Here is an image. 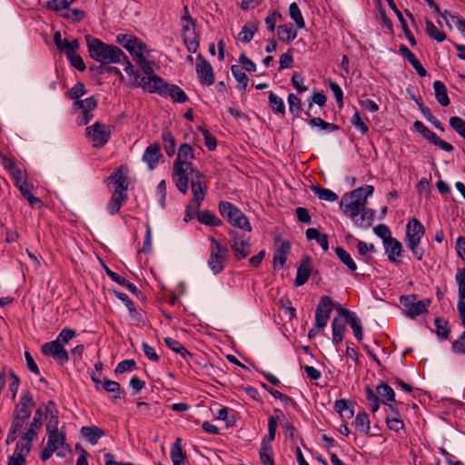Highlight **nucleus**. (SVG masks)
<instances>
[{
	"instance_id": "nucleus-43",
	"label": "nucleus",
	"mask_w": 465,
	"mask_h": 465,
	"mask_svg": "<svg viewBox=\"0 0 465 465\" xmlns=\"http://www.w3.org/2000/svg\"><path fill=\"white\" fill-rule=\"evenodd\" d=\"M164 343L169 349H171L174 352L179 353L184 359L187 356H191V353L186 350V348L179 341L175 339L166 337L164 338Z\"/></svg>"
},
{
	"instance_id": "nucleus-3",
	"label": "nucleus",
	"mask_w": 465,
	"mask_h": 465,
	"mask_svg": "<svg viewBox=\"0 0 465 465\" xmlns=\"http://www.w3.org/2000/svg\"><path fill=\"white\" fill-rule=\"evenodd\" d=\"M138 85L149 93H157L165 96L168 95L177 103H185L188 99V96L182 88L175 84L164 83L155 73L149 77H142Z\"/></svg>"
},
{
	"instance_id": "nucleus-53",
	"label": "nucleus",
	"mask_w": 465,
	"mask_h": 465,
	"mask_svg": "<svg viewBox=\"0 0 465 465\" xmlns=\"http://www.w3.org/2000/svg\"><path fill=\"white\" fill-rule=\"evenodd\" d=\"M113 292L114 294L119 299L121 300L124 305L126 306V308L128 309V312L131 315H136L138 314V312L135 308V305L134 303L133 302V301L129 298V296L124 293V292H122L120 291H117V290H113Z\"/></svg>"
},
{
	"instance_id": "nucleus-48",
	"label": "nucleus",
	"mask_w": 465,
	"mask_h": 465,
	"mask_svg": "<svg viewBox=\"0 0 465 465\" xmlns=\"http://www.w3.org/2000/svg\"><path fill=\"white\" fill-rule=\"evenodd\" d=\"M289 104V111L293 117H299L302 111V101L294 94H290L287 98Z\"/></svg>"
},
{
	"instance_id": "nucleus-5",
	"label": "nucleus",
	"mask_w": 465,
	"mask_h": 465,
	"mask_svg": "<svg viewBox=\"0 0 465 465\" xmlns=\"http://www.w3.org/2000/svg\"><path fill=\"white\" fill-rule=\"evenodd\" d=\"M124 166L118 167L106 180L108 186H113L114 191L110 202L107 204L108 212L115 214L122 204L126 201V191L129 186V179L123 173Z\"/></svg>"
},
{
	"instance_id": "nucleus-58",
	"label": "nucleus",
	"mask_w": 465,
	"mask_h": 465,
	"mask_svg": "<svg viewBox=\"0 0 465 465\" xmlns=\"http://www.w3.org/2000/svg\"><path fill=\"white\" fill-rule=\"evenodd\" d=\"M198 130L202 133V134L204 137L205 146L210 151H213L217 145L216 138L206 128H204L203 126H199Z\"/></svg>"
},
{
	"instance_id": "nucleus-55",
	"label": "nucleus",
	"mask_w": 465,
	"mask_h": 465,
	"mask_svg": "<svg viewBox=\"0 0 465 465\" xmlns=\"http://www.w3.org/2000/svg\"><path fill=\"white\" fill-rule=\"evenodd\" d=\"M450 125L459 135L465 139V120L459 116H451Z\"/></svg>"
},
{
	"instance_id": "nucleus-49",
	"label": "nucleus",
	"mask_w": 465,
	"mask_h": 465,
	"mask_svg": "<svg viewBox=\"0 0 465 465\" xmlns=\"http://www.w3.org/2000/svg\"><path fill=\"white\" fill-rule=\"evenodd\" d=\"M426 34L437 42H443L446 39V34L429 20L426 21Z\"/></svg>"
},
{
	"instance_id": "nucleus-28",
	"label": "nucleus",
	"mask_w": 465,
	"mask_h": 465,
	"mask_svg": "<svg viewBox=\"0 0 465 465\" xmlns=\"http://www.w3.org/2000/svg\"><path fill=\"white\" fill-rule=\"evenodd\" d=\"M278 36L282 43L290 44L297 37V31L292 24H284L278 26Z\"/></svg>"
},
{
	"instance_id": "nucleus-54",
	"label": "nucleus",
	"mask_w": 465,
	"mask_h": 465,
	"mask_svg": "<svg viewBox=\"0 0 465 465\" xmlns=\"http://www.w3.org/2000/svg\"><path fill=\"white\" fill-rule=\"evenodd\" d=\"M385 420L388 429L392 431L399 432L405 428L404 422L401 416L391 417V415H387Z\"/></svg>"
},
{
	"instance_id": "nucleus-32",
	"label": "nucleus",
	"mask_w": 465,
	"mask_h": 465,
	"mask_svg": "<svg viewBox=\"0 0 465 465\" xmlns=\"http://www.w3.org/2000/svg\"><path fill=\"white\" fill-rule=\"evenodd\" d=\"M269 106L272 110V112L276 114H280L284 116L286 114L285 104L283 100L276 95L273 92L269 93L268 96Z\"/></svg>"
},
{
	"instance_id": "nucleus-51",
	"label": "nucleus",
	"mask_w": 465,
	"mask_h": 465,
	"mask_svg": "<svg viewBox=\"0 0 465 465\" xmlns=\"http://www.w3.org/2000/svg\"><path fill=\"white\" fill-rule=\"evenodd\" d=\"M104 389L108 393H113V399L120 398L121 386L117 381H111L108 378L104 379L101 390Z\"/></svg>"
},
{
	"instance_id": "nucleus-52",
	"label": "nucleus",
	"mask_w": 465,
	"mask_h": 465,
	"mask_svg": "<svg viewBox=\"0 0 465 465\" xmlns=\"http://www.w3.org/2000/svg\"><path fill=\"white\" fill-rule=\"evenodd\" d=\"M199 35H197L193 28L192 34L185 35L183 36V41L187 46V49L190 53H196L199 48Z\"/></svg>"
},
{
	"instance_id": "nucleus-11",
	"label": "nucleus",
	"mask_w": 465,
	"mask_h": 465,
	"mask_svg": "<svg viewBox=\"0 0 465 465\" xmlns=\"http://www.w3.org/2000/svg\"><path fill=\"white\" fill-rule=\"evenodd\" d=\"M401 303L404 307L405 313L411 318H415L428 311L430 300L418 301L416 295H407L401 298Z\"/></svg>"
},
{
	"instance_id": "nucleus-12",
	"label": "nucleus",
	"mask_w": 465,
	"mask_h": 465,
	"mask_svg": "<svg viewBox=\"0 0 465 465\" xmlns=\"http://www.w3.org/2000/svg\"><path fill=\"white\" fill-rule=\"evenodd\" d=\"M378 235L382 239L383 247L385 253L388 256V260L394 264H400L401 262L402 244L396 239L392 238L391 234Z\"/></svg>"
},
{
	"instance_id": "nucleus-62",
	"label": "nucleus",
	"mask_w": 465,
	"mask_h": 465,
	"mask_svg": "<svg viewBox=\"0 0 465 465\" xmlns=\"http://www.w3.org/2000/svg\"><path fill=\"white\" fill-rule=\"evenodd\" d=\"M282 19V15L278 11H273L264 19L265 25H267L268 30L271 33H273L275 30L276 23Z\"/></svg>"
},
{
	"instance_id": "nucleus-29",
	"label": "nucleus",
	"mask_w": 465,
	"mask_h": 465,
	"mask_svg": "<svg viewBox=\"0 0 465 465\" xmlns=\"http://www.w3.org/2000/svg\"><path fill=\"white\" fill-rule=\"evenodd\" d=\"M435 332L440 340H449L450 334V327L449 322L443 318L437 317L434 320Z\"/></svg>"
},
{
	"instance_id": "nucleus-59",
	"label": "nucleus",
	"mask_w": 465,
	"mask_h": 465,
	"mask_svg": "<svg viewBox=\"0 0 465 465\" xmlns=\"http://www.w3.org/2000/svg\"><path fill=\"white\" fill-rule=\"evenodd\" d=\"M348 323L350 324V326L351 327L352 331H353V333H354V336L355 338L358 340V341H361L362 340V337H363V332H362V326H361V320L355 315L354 317H351L349 321H348Z\"/></svg>"
},
{
	"instance_id": "nucleus-47",
	"label": "nucleus",
	"mask_w": 465,
	"mask_h": 465,
	"mask_svg": "<svg viewBox=\"0 0 465 465\" xmlns=\"http://www.w3.org/2000/svg\"><path fill=\"white\" fill-rule=\"evenodd\" d=\"M289 14L299 29L305 27V21L302 17L301 10L296 3H292L289 6Z\"/></svg>"
},
{
	"instance_id": "nucleus-46",
	"label": "nucleus",
	"mask_w": 465,
	"mask_h": 465,
	"mask_svg": "<svg viewBox=\"0 0 465 465\" xmlns=\"http://www.w3.org/2000/svg\"><path fill=\"white\" fill-rule=\"evenodd\" d=\"M311 190L319 197V199L326 202H335L338 195L330 189L321 188L316 185H312Z\"/></svg>"
},
{
	"instance_id": "nucleus-40",
	"label": "nucleus",
	"mask_w": 465,
	"mask_h": 465,
	"mask_svg": "<svg viewBox=\"0 0 465 465\" xmlns=\"http://www.w3.org/2000/svg\"><path fill=\"white\" fill-rule=\"evenodd\" d=\"M42 426V420L37 417H34L32 422H30L26 432L22 436V439L31 442L38 434V430Z\"/></svg>"
},
{
	"instance_id": "nucleus-60",
	"label": "nucleus",
	"mask_w": 465,
	"mask_h": 465,
	"mask_svg": "<svg viewBox=\"0 0 465 465\" xmlns=\"http://www.w3.org/2000/svg\"><path fill=\"white\" fill-rule=\"evenodd\" d=\"M75 336L76 331L74 330L64 328L60 331L55 341L64 345L68 343Z\"/></svg>"
},
{
	"instance_id": "nucleus-2",
	"label": "nucleus",
	"mask_w": 465,
	"mask_h": 465,
	"mask_svg": "<svg viewBox=\"0 0 465 465\" xmlns=\"http://www.w3.org/2000/svg\"><path fill=\"white\" fill-rule=\"evenodd\" d=\"M85 40L90 56L101 64H121L125 59V54L116 45L105 44L89 35Z\"/></svg>"
},
{
	"instance_id": "nucleus-57",
	"label": "nucleus",
	"mask_w": 465,
	"mask_h": 465,
	"mask_svg": "<svg viewBox=\"0 0 465 465\" xmlns=\"http://www.w3.org/2000/svg\"><path fill=\"white\" fill-rule=\"evenodd\" d=\"M79 48V41L78 39H74L73 41H68L67 39H64V47L60 52L64 53L66 57H70L74 54Z\"/></svg>"
},
{
	"instance_id": "nucleus-19",
	"label": "nucleus",
	"mask_w": 465,
	"mask_h": 465,
	"mask_svg": "<svg viewBox=\"0 0 465 465\" xmlns=\"http://www.w3.org/2000/svg\"><path fill=\"white\" fill-rule=\"evenodd\" d=\"M161 156V146L159 143H154L145 149L143 154V161L147 163L150 170H153L158 164Z\"/></svg>"
},
{
	"instance_id": "nucleus-21",
	"label": "nucleus",
	"mask_w": 465,
	"mask_h": 465,
	"mask_svg": "<svg viewBox=\"0 0 465 465\" xmlns=\"http://www.w3.org/2000/svg\"><path fill=\"white\" fill-rule=\"evenodd\" d=\"M80 433L92 445H95L106 434L104 430L96 426H84L81 428Z\"/></svg>"
},
{
	"instance_id": "nucleus-7",
	"label": "nucleus",
	"mask_w": 465,
	"mask_h": 465,
	"mask_svg": "<svg viewBox=\"0 0 465 465\" xmlns=\"http://www.w3.org/2000/svg\"><path fill=\"white\" fill-rule=\"evenodd\" d=\"M114 129V125H106L100 122H95L86 127L85 136L92 143L93 147L101 148L108 143Z\"/></svg>"
},
{
	"instance_id": "nucleus-8",
	"label": "nucleus",
	"mask_w": 465,
	"mask_h": 465,
	"mask_svg": "<svg viewBox=\"0 0 465 465\" xmlns=\"http://www.w3.org/2000/svg\"><path fill=\"white\" fill-rule=\"evenodd\" d=\"M212 242L208 265L214 274L224 269L225 260L228 255V248L215 240L213 236L209 238Z\"/></svg>"
},
{
	"instance_id": "nucleus-45",
	"label": "nucleus",
	"mask_w": 465,
	"mask_h": 465,
	"mask_svg": "<svg viewBox=\"0 0 465 465\" xmlns=\"http://www.w3.org/2000/svg\"><path fill=\"white\" fill-rule=\"evenodd\" d=\"M50 406H55L54 401H48V406L46 407V415H49L48 423L46 424V431H51L53 430H58V411L57 410L54 412L50 409Z\"/></svg>"
},
{
	"instance_id": "nucleus-41",
	"label": "nucleus",
	"mask_w": 465,
	"mask_h": 465,
	"mask_svg": "<svg viewBox=\"0 0 465 465\" xmlns=\"http://www.w3.org/2000/svg\"><path fill=\"white\" fill-rule=\"evenodd\" d=\"M162 140L166 154L168 156L173 155L176 151V142L172 133L169 131L163 132Z\"/></svg>"
},
{
	"instance_id": "nucleus-61",
	"label": "nucleus",
	"mask_w": 465,
	"mask_h": 465,
	"mask_svg": "<svg viewBox=\"0 0 465 465\" xmlns=\"http://www.w3.org/2000/svg\"><path fill=\"white\" fill-rule=\"evenodd\" d=\"M292 84L299 94L308 90V86L304 84V77L298 72L293 74L292 77Z\"/></svg>"
},
{
	"instance_id": "nucleus-36",
	"label": "nucleus",
	"mask_w": 465,
	"mask_h": 465,
	"mask_svg": "<svg viewBox=\"0 0 465 465\" xmlns=\"http://www.w3.org/2000/svg\"><path fill=\"white\" fill-rule=\"evenodd\" d=\"M334 252L340 261L345 264L351 272H355L357 270L356 262L345 249L342 247H336Z\"/></svg>"
},
{
	"instance_id": "nucleus-23",
	"label": "nucleus",
	"mask_w": 465,
	"mask_h": 465,
	"mask_svg": "<svg viewBox=\"0 0 465 465\" xmlns=\"http://www.w3.org/2000/svg\"><path fill=\"white\" fill-rule=\"evenodd\" d=\"M375 216V211L370 208H365L361 211L360 214L356 218H351L354 223L362 228L367 229L371 226Z\"/></svg>"
},
{
	"instance_id": "nucleus-15",
	"label": "nucleus",
	"mask_w": 465,
	"mask_h": 465,
	"mask_svg": "<svg viewBox=\"0 0 465 465\" xmlns=\"http://www.w3.org/2000/svg\"><path fill=\"white\" fill-rule=\"evenodd\" d=\"M195 70L198 80L202 85L210 86L214 83L213 66L201 54L196 56Z\"/></svg>"
},
{
	"instance_id": "nucleus-24",
	"label": "nucleus",
	"mask_w": 465,
	"mask_h": 465,
	"mask_svg": "<svg viewBox=\"0 0 465 465\" xmlns=\"http://www.w3.org/2000/svg\"><path fill=\"white\" fill-rule=\"evenodd\" d=\"M258 26L259 22L257 21L247 22L238 34V39L245 44L250 43L253 35L257 33Z\"/></svg>"
},
{
	"instance_id": "nucleus-14",
	"label": "nucleus",
	"mask_w": 465,
	"mask_h": 465,
	"mask_svg": "<svg viewBox=\"0 0 465 465\" xmlns=\"http://www.w3.org/2000/svg\"><path fill=\"white\" fill-rule=\"evenodd\" d=\"M203 176V174L200 171H194L189 175V182L191 183L193 198L196 208H200L207 191V186L202 181Z\"/></svg>"
},
{
	"instance_id": "nucleus-4",
	"label": "nucleus",
	"mask_w": 465,
	"mask_h": 465,
	"mask_svg": "<svg viewBox=\"0 0 465 465\" xmlns=\"http://www.w3.org/2000/svg\"><path fill=\"white\" fill-rule=\"evenodd\" d=\"M373 191L372 185L366 184L345 193L340 202L341 209L350 218H356L361 211L366 208L367 199Z\"/></svg>"
},
{
	"instance_id": "nucleus-13",
	"label": "nucleus",
	"mask_w": 465,
	"mask_h": 465,
	"mask_svg": "<svg viewBox=\"0 0 465 465\" xmlns=\"http://www.w3.org/2000/svg\"><path fill=\"white\" fill-rule=\"evenodd\" d=\"M413 126L415 130L435 146L440 148L445 152H452L454 147L450 143H447L437 136V134L430 130L422 122L417 120L414 122Z\"/></svg>"
},
{
	"instance_id": "nucleus-30",
	"label": "nucleus",
	"mask_w": 465,
	"mask_h": 465,
	"mask_svg": "<svg viewBox=\"0 0 465 465\" xmlns=\"http://www.w3.org/2000/svg\"><path fill=\"white\" fill-rule=\"evenodd\" d=\"M433 89L438 103L442 106H448L450 101L448 96L446 85L441 81L437 80L433 83Z\"/></svg>"
},
{
	"instance_id": "nucleus-6",
	"label": "nucleus",
	"mask_w": 465,
	"mask_h": 465,
	"mask_svg": "<svg viewBox=\"0 0 465 465\" xmlns=\"http://www.w3.org/2000/svg\"><path fill=\"white\" fill-rule=\"evenodd\" d=\"M218 210L220 215L225 219L232 226L243 231L251 232L252 227L248 218L239 208H237L232 203L227 201H221L218 204Z\"/></svg>"
},
{
	"instance_id": "nucleus-34",
	"label": "nucleus",
	"mask_w": 465,
	"mask_h": 465,
	"mask_svg": "<svg viewBox=\"0 0 465 465\" xmlns=\"http://www.w3.org/2000/svg\"><path fill=\"white\" fill-rule=\"evenodd\" d=\"M232 74L235 80L238 82V89L242 92H245L249 78L246 74L242 71V67L237 64H233L231 67Z\"/></svg>"
},
{
	"instance_id": "nucleus-31",
	"label": "nucleus",
	"mask_w": 465,
	"mask_h": 465,
	"mask_svg": "<svg viewBox=\"0 0 465 465\" xmlns=\"http://www.w3.org/2000/svg\"><path fill=\"white\" fill-rule=\"evenodd\" d=\"M352 424L360 432L370 435L371 421L367 412H359Z\"/></svg>"
},
{
	"instance_id": "nucleus-64",
	"label": "nucleus",
	"mask_w": 465,
	"mask_h": 465,
	"mask_svg": "<svg viewBox=\"0 0 465 465\" xmlns=\"http://www.w3.org/2000/svg\"><path fill=\"white\" fill-rule=\"evenodd\" d=\"M63 16L73 23H76L82 21L84 18V12L77 8L69 9L63 15Z\"/></svg>"
},
{
	"instance_id": "nucleus-10",
	"label": "nucleus",
	"mask_w": 465,
	"mask_h": 465,
	"mask_svg": "<svg viewBox=\"0 0 465 465\" xmlns=\"http://www.w3.org/2000/svg\"><path fill=\"white\" fill-rule=\"evenodd\" d=\"M335 306L336 304L331 296H322L320 299L315 310V327L317 329L326 327Z\"/></svg>"
},
{
	"instance_id": "nucleus-39",
	"label": "nucleus",
	"mask_w": 465,
	"mask_h": 465,
	"mask_svg": "<svg viewBox=\"0 0 465 465\" xmlns=\"http://www.w3.org/2000/svg\"><path fill=\"white\" fill-rule=\"evenodd\" d=\"M364 391L366 400L370 403L371 411L372 413H375L381 406L380 395L377 393V389L374 391L371 386L367 385Z\"/></svg>"
},
{
	"instance_id": "nucleus-63",
	"label": "nucleus",
	"mask_w": 465,
	"mask_h": 465,
	"mask_svg": "<svg viewBox=\"0 0 465 465\" xmlns=\"http://www.w3.org/2000/svg\"><path fill=\"white\" fill-rule=\"evenodd\" d=\"M74 0H51L47 2V7L53 11H61L69 7Z\"/></svg>"
},
{
	"instance_id": "nucleus-20",
	"label": "nucleus",
	"mask_w": 465,
	"mask_h": 465,
	"mask_svg": "<svg viewBox=\"0 0 465 465\" xmlns=\"http://www.w3.org/2000/svg\"><path fill=\"white\" fill-rule=\"evenodd\" d=\"M312 273V262L309 257L302 260L297 268V274L294 281V285L299 287L306 283Z\"/></svg>"
},
{
	"instance_id": "nucleus-42",
	"label": "nucleus",
	"mask_w": 465,
	"mask_h": 465,
	"mask_svg": "<svg viewBox=\"0 0 465 465\" xmlns=\"http://www.w3.org/2000/svg\"><path fill=\"white\" fill-rule=\"evenodd\" d=\"M140 39L131 34H118L116 35V43L121 45L124 49L129 51L134 50V45L138 43Z\"/></svg>"
},
{
	"instance_id": "nucleus-9",
	"label": "nucleus",
	"mask_w": 465,
	"mask_h": 465,
	"mask_svg": "<svg viewBox=\"0 0 465 465\" xmlns=\"http://www.w3.org/2000/svg\"><path fill=\"white\" fill-rule=\"evenodd\" d=\"M128 52L132 55L133 60L140 67L141 71L145 74L143 77H149L154 73L151 63L147 61L145 56L149 54L150 50L142 40H139L138 43L134 45V50L130 49Z\"/></svg>"
},
{
	"instance_id": "nucleus-37",
	"label": "nucleus",
	"mask_w": 465,
	"mask_h": 465,
	"mask_svg": "<svg viewBox=\"0 0 465 465\" xmlns=\"http://www.w3.org/2000/svg\"><path fill=\"white\" fill-rule=\"evenodd\" d=\"M332 341L336 344H339L342 341L344 332H345V324L344 322L339 319L334 318L332 321Z\"/></svg>"
},
{
	"instance_id": "nucleus-35",
	"label": "nucleus",
	"mask_w": 465,
	"mask_h": 465,
	"mask_svg": "<svg viewBox=\"0 0 465 465\" xmlns=\"http://www.w3.org/2000/svg\"><path fill=\"white\" fill-rule=\"evenodd\" d=\"M197 219L201 223L209 226H220L223 224V221L220 218L207 210L199 212Z\"/></svg>"
},
{
	"instance_id": "nucleus-17",
	"label": "nucleus",
	"mask_w": 465,
	"mask_h": 465,
	"mask_svg": "<svg viewBox=\"0 0 465 465\" xmlns=\"http://www.w3.org/2000/svg\"><path fill=\"white\" fill-rule=\"evenodd\" d=\"M291 251V243L284 241L280 235L274 239L273 265L274 268L279 265L282 268L287 261V256Z\"/></svg>"
},
{
	"instance_id": "nucleus-56",
	"label": "nucleus",
	"mask_w": 465,
	"mask_h": 465,
	"mask_svg": "<svg viewBox=\"0 0 465 465\" xmlns=\"http://www.w3.org/2000/svg\"><path fill=\"white\" fill-rule=\"evenodd\" d=\"M259 457L262 465H274L272 448L261 446Z\"/></svg>"
},
{
	"instance_id": "nucleus-38",
	"label": "nucleus",
	"mask_w": 465,
	"mask_h": 465,
	"mask_svg": "<svg viewBox=\"0 0 465 465\" xmlns=\"http://www.w3.org/2000/svg\"><path fill=\"white\" fill-rule=\"evenodd\" d=\"M48 440L47 445L54 448L57 450L60 447H62L65 442V435L62 432H59L58 430H53L51 431H47Z\"/></svg>"
},
{
	"instance_id": "nucleus-27",
	"label": "nucleus",
	"mask_w": 465,
	"mask_h": 465,
	"mask_svg": "<svg viewBox=\"0 0 465 465\" xmlns=\"http://www.w3.org/2000/svg\"><path fill=\"white\" fill-rule=\"evenodd\" d=\"M170 456L173 465H184L185 453L182 448V440L177 438L171 447Z\"/></svg>"
},
{
	"instance_id": "nucleus-26",
	"label": "nucleus",
	"mask_w": 465,
	"mask_h": 465,
	"mask_svg": "<svg viewBox=\"0 0 465 465\" xmlns=\"http://www.w3.org/2000/svg\"><path fill=\"white\" fill-rule=\"evenodd\" d=\"M407 236V246L412 252L414 257L420 261L424 254V250L420 246V234H406Z\"/></svg>"
},
{
	"instance_id": "nucleus-22",
	"label": "nucleus",
	"mask_w": 465,
	"mask_h": 465,
	"mask_svg": "<svg viewBox=\"0 0 465 465\" xmlns=\"http://www.w3.org/2000/svg\"><path fill=\"white\" fill-rule=\"evenodd\" d=\"M399 51L401 54L403 55L409 61V63L417 71V74L420 77H425L427 75L426 69L422 66V64L415 56V54L406 45H401Z\"/></svg>"
},
{
	"instance_id": "nucleus-16",
	"label": "nucleus",
	"mask_w": 465,
	"mask_h": 465,
	"mask_svg": "<svg viewBox=\"0 0 465 465\" xmlns=\"http://www.w3.org/2000/svg\"><path fill=\"white\" fill-rule=\"evenodd\" d=\"M41 351L45 356L53 357L59 364H64L69 360L68 352L64 345L55 340L44 343Z\"/></svg>"
},
{
	"instance_id": "nucleus-18",
	"label": "nucleus",
	"mask_w": 465,
	"mask_h": 465,
	"mask_svg": "<svg viewBox=\"0 0 465 465\" xmlns=\"http://www.w3.org/2000/svg\"><path fill=\"white\" fill-rule=\"evenodd\" d=\"M34 405L35 401L30 391H24L18 404L15 408L14 413L21 415L23 418H29Z\"/></svg>"
},
{
	"instance_id": "nucleus-44",
	"label": "nucleus",
	"mask_w": 465,
	"mask_h": 465,
	"mask_svg": "<svg viewBox=\"0 0 465 465\" xmlns=\"http://www.w3.org/2000/svg\"><path fill=\"white\" fill-rule=\"evenodd\" d=\"M376 388L377 393L380 395L381 398L386 400L387 401L394 402L395 405L397 404V401L395 400V392L389 384L382 381Z\"/></svg>"
},
{
	"instance_id": "nucleus-25",
	"label": "nucleus",
	"mask_w": 465,
	"mask_h": 465,
	"mask_svg": "<svg viewBox=\"0 0 465 465\" xmlns=\"http://www.w3.org/2000/svg\"><path fill=\"white\" fill-rule=\"evenodd\" d=\"M232 249L238 260L244 259L251 252V245L246 241L238 237L234 238Z\"/></svg>"
},
{
	"instance_id": "nucleus-50",
	"label": "nucleus",
	"mask_w": 465,
	"mask_h": 465,
	"mask_svg": "<svg viewBox=\"0 0 465 465\" xmlns=\"http://www.w3.org/2000/svg\"><path fill=\"white\" fill-rule=\"evenodd\" d=\"M74 106L82 112H92L97 106V100L94 96L84 100H76Z\"/></svg>"
},
{
	"instance_id": "nucleus-1",
	"label": "nucleus",
	"mask_w": 465,
	"mask_h": 465,
	"mask_svg": "<svg viewBox=\"0 0 465 465\" xmlns=\"http://www.w3.org/2000/svg\"><path fill=\"white\" fill-rule=\"evenodd\" d=\"M194 158V150L189 143H184L179 146L172 175L177 189L183 194H186L188 192L190 173L198 171L193 166Z\"/></svg>"
},
{
	"instance_id": "nucleus-33",
	"label": "nucleus",
	"mask_w": 465,
	"mask_h": 465,
	"mask_svg": "<svg viewBox=\"0 0 465 465\" xmlns=\"http://www.w3.org/2000/svg\"><path fill=\"white\" fill-rule=\"evenodd\" d=\"M277 429V420L273 416H270L268 420V434L264 436L262 440L261 446L262 447H272V441L275 439Z\"/></svg>"
}]
</instances>
